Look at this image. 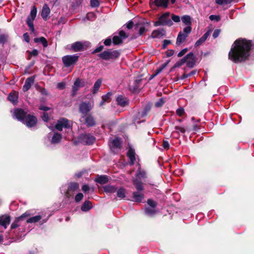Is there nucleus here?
<instances>
[{"instance_id": "338daca9", "label": "nucleus", "mask_w": 254, "mask_h": 254, "mask_svg": "<svg viewBox=\"0 0 254 254\" xmlns=\"http://www.w3.org/2000/svg\"><path fill=\"white\" fill-rule=\"evenodd\" d=\"M171 44V41L168 40H165L163 41V43L162 45V47L163 49H165L168 45Z\"/></svg>"}, {"instance_id": "f03ea898", "label": "nucleus", "mask_w": 254, "mask_h": 254, "mask_svg": "<svg viewBox=\"0 0 254 254\" xmlns=\"http://www.w3.org/2000/svg\"><path fill=\"white\" fill-rule=\"evenodd\" d=\"M13 116L18 121L26 125L28 127H35L37 119L33 115L28 114L27 111L22 109L16 108L14 110Z\"/></svg>"}, {"instance_id": "6ab92c4d", "label": "nucleus", "mask_w": 254, "mask_h": 254, "mask_svg": "<svg viewBox=\"0 0 254 254\" xmlns=\"http://www.w3.org/2000/svg\"><path fill=\"white\" fill-rule=\"evenodd\" d=\"M166 31L163 29H158L154 30L152 33L151 36L153 38H160L165 36Z\"/></svg>"}, {"instance_id": "aec40b11", "label": "nucleus", "mask_w": 254, "mask_h": 254, "mask_svg": "<svg viewBox=\"0 0 254 254\" xmlns=\"http://www.w3.org/2000/svg\"><path fill=\"white\" fill-rule=\"evenodd\" d=\"M157 7L167 8L169 3V0H150Z\"/></svg>"}, {"instance_id": "20e7f679", "label": "nucleus", "mask_w": 254, "mask_h": 254, "mask_svg": "<svg viewBox=\"0 0 254 254\" xmlns=\"http://www.w3.org/2000/svg\"><path fill=\"white\" fill-rule=\"evenodd\" d=\"M79 56L77 54L66 55L62 57V62L64 66L66 67H72L76 64Z\"/></svg>"}, {"instance_id": "a878e982", "label": "nucleus", "mask_w": 254, "mask_h": 254, "mask_svg": "<svg viewBox=\"0 0 254 254\" xmlns=\"http://www.w3.org/2000/svg\"><path fill=\"white\" fill-rule=\"evenodd\" d=\"M92 207L91 202L89 200H86L81 207L82 211L86 212L89 210Z\"/></svg>"}, {"instance_id": "6e6d98bb", "label": "nucleus", "mask_w": 254, "mask_h": 254, "mask_svg": "<svg viewBox=\"0 0 254 254\" xmlns=\"http://www.w3.org/2000/svg\"><path fill=\"white\" fill-rule=\"evenodd\" d=\"M172 21H174L175 22H179L180 21V17L178 15H176L175 14L172 15Z\"/></svg>"}, {"instance_id": "a18cd8bd", "label": "nucleus", "mask_w": 254, "mask_h": 254, "mask_svg": "<svg viewBox=\"0 0 254 254\" xmlns=\"http://www.w3.org/2000/svg\"><path fill=\"white\" fill-rule=\"evenodd\" d=\"M233 0H215V2L219 5L230 3Z\"/></svg>"}, {"instance_id": "473e14b6", "label": "nucleus", "mask_w": 254, "mask_h": 254, "mask_svg": "<svg viewBox=\"0 0 254 254\" xmlns=\"http://www.w3.org/2000/svg\"><path fill=\"white\" fill-rule=\"evenodd\" d=\"M79 185L77 183H71L69 184L68 191H75L78 190Z\"/></svg>"}, {"instance_id": "9b49d317", "label": "nucleus", "mask_w": 254, "mask_h": 254, "mask_svg": "<svg viewBox=\"0 0 254 254\" xmlns=\"http://www.w3.org/2000/svg\"><path fill=\"white\" fill-rule=\"evenodd\" d=\"M185 58L187 60L186 63H187V66L190 68L193 67L195 63V58L194 54L190 52L185 56Z\"/></svg>"}, {"instance_id": "7ed1b4c3", "label": "nucleus", "mask_w": 254, "mask_h": 254, "mask_svg": "<svg viewBox=\"0 0 254 254\" xmlns=\"http://www.w3.org/2000/svg\"><path fill=\"white\" fill-rule=\"evenodd\" d=\"M98 56L102 60L110 61L117 59L120 56V52L118 50L108 49L98 54Z\"/></svg>"}, {"instance_id": "cd10ccee", "label": "nucleus", "mask_w": 254, "mask_h": 254, "mask_svg": "<svg viewBox=\"0 0 254 254\" xmlns=\"http://www.w3.org/2000/svg\"><path fill=\"white\" fill-rule=\"evenodd\" d=\"M182 21L183 23L186 25V27H191V18L189 15H184L182 17Z\"/></svg>"}, {"instance_id": "ea45409f", "label": "nucleus", "mask_w": 254, "mask_h": 254, "mask_svg": "<svg viewBox=\"0 0 254 254\" xmlns=\"http://www.w3.org/2000/svg\"><path fill=\"white\" fill-rule=\"evenodd\" d=\"M83 86H84V84L81 82L80 79H77L74 83L73 89L77 90L79 87Z\"/></svg>"}, {"instance_id": "603ef678", "label": "nucleus", "mask_w": 254, "mask_h": 254, "mask_svg": "<svg viewBox=\"0 0 254 254\" xmlns=\"http://www.w3.org/2000/svg\"><path fill=\"white\" fill-rule=\"evenodd\" d=\"M90 5L93 7L99 6V2L98 0H90Z\"/></svg>"}, {"instance_id": "13d9d810", "label": "nucleus", "mask_w": 254, "mask_h": 254, "mask_svg": "<svg viewBox=\"0 0 254 254\" xmlns=\"http://www.w3.org/2000/svg\"><path fill=\"white\" fill-rule=\"evenodd\" d=\"M7 40V37L4 35H0V43L4 44L6 42Z\"/></svg>"}, {"instance_id": "0e129e2a", "label": "nucleus", "mask_w": 254, "mask_h": 254, "mask_svg": "<svg viewBox=\"0 0 254 254\" xmlns=\"http://www.w3.org/2000/svg\"><path fill=\"white\" fill-rule=\"evenodd\" d=\"M220 33V30L219 29H215L213 33V37L214 38H216L219 35Z\"/></svg>"}, {"instance_id": "c9c22d12", "label": "nucleus", "mask_w": 254, "mask_h": 254, "mask_svg": "<svg viewBox=\"0 0 254 254\" xmlns=\"http://www.w3.org/2000/svg\"><path fill=\"white\" fill-rule=\"evenodd\" d=\"M157 212L155 208L153 207H146L145 208V212L147 215H152Z\"/></svg>"}, {"instance_id": "79ce46f5", "label": "nucleus", "mask_w": 254, "mask_h": 254, "mask_svg": "<svg viewBox=\"0 0 254 254\" xmlns=\"http://www.w3.org/2000/svg\"><path fill=\"white\" fill-rule=\"evenodd\" d=\"M187 60H186L185 57L182 59L181 60L177 62L174 65V68L179 67L183 65Z\"/></svg>"}, {"instance_id": "69168bd1", "label": "nucleus", "mask_w": 254, "mask_h": 254, "mask_svg": "<svg viewBox=\"0 0 254 254\" xmlns=\"http://www.w3.org/2000/svg\"><path fill=\"white\" fill-rule=\"evenodd\" d=\"M42 119L44 121L47 122L49 121V117L48 114L46 113H44L43 115L42 116Z\"/></svg>"}, {"instance_id": "39448f33", "label": "nucleus", "mask_w": 254, "mask_h": 254, "mask_svg": "<svg viewBox=\"0 0 254 254\" xmlns=\"http://www.w3.org/2000/svg\"><path fill=\"white\" fill-rule=\"evenodd\" d=\"M170 13L166 12L163 13L158 19V20L155 21L154 23L155 26H171L173 25V23L172 20L169 18Z\"/></svg>"}, {"instance_id": "bf43d9fd", "label": "nucleus", "mask_w": 254, "mask_h": 254, "mask_svg": "<svg viewBox=\"0 0 254 254\" xmlns=\"http://www.w3.org/2000/svg\"><path fill=\"white\" fill-rule=\"evenodd\" d=\"M125 26H126L128 29H130L133 26V22L131 20H130Z\"/></svg>"}, {"instance_id": "09e8293b", "label": "nucleus", "mask_w": 254, "mask_h": 254, "mask_svg": "<svg viewBox=\"0 0 254 254\" xmlns=\"http://www.w3.org/2000/svg\"><path fill=\"white\" fill-rule=\"evenodd\" d=\"M141 79H136L134 81V86L133 88L134 91H136L140 86V83H141Z\"/></svg>"}, {"instance_id": "052dcab7", "label": "nucleus", "mask_w": 254, "mask_h": 254, "mask_svg": "<svg viewBox=\"0 0 254 254\" xmlns=\"http://www.w3.org/2000/svg\"><path fill=\"white\" fill-rule=\"evenodd\" d=\"M187 51H188V49L187 48H185V49H183L181 51H180L178 54V57H182L183 56H184L187 53Z\"/></svg>"}, {"instance_id": "f3484780", "label": "nucleus", "mask_w": 254, "mask_h": 254, "mask_svg": "<svg viewBox=\"0 0 254 254\" xmlns=\"http://www.w3.org/2000/svg\"><path fill=\"white\" fill-rule=\"evenodd\" d=\"M35 77L31 76L28 77L25 80L24 85L23 86V90L25 92L28 90L31 87V85L34 83Z\"/></svg>"}, {"instance_id": "4c0bfd02", "label": "nucleus", "mask_w": 254, "mask_h": 254, "mask_svg": "<svg viewBox=\"0 0 254 254\" xmlns=\"http://www.w3.org/2000/svg\"><path fill=\"white\" fill-rule=\"evenodd\" d=\"M34 19L30 18L29 17H28L27 19V24L29 27L30 30L31 31V32H34L35 31L34 25H33V20Z\"/></svg>"}, {"instance_id": "e433bc0d", "label": "nucleus", "mask_w": 254, "mask_h": 254, "mask_svg": "<svg viewBox=\"0 0 254 254\" xmlns=\"http://www.w3.org/2000/svg\"><path fill=\"white\" fill-rule=\"evenodd\" d=\"M104 191L106 192L114 193L117 191V188L112 186H107L104 187Z\"/></svg>"}, {"instance_id": "f257e3e1", "label": "nucleus", "mask_w": 254, "mask_h": 254, "mask_svg": "<svg viewBox=\"0 0 254 254\" xmlns=\"http://www.w3.org/2000/svg\"><path fill=\"white\" fill-rule=\"evenodd\" d=\"M229 53V59L235 63L241 62L245 61L250 56V51L252 47L250 41L245 39L240 38L234 42Z\"/></svg>"}, {"instance_id": "7c9ffc66", "label": "nucleus", "mask_w": 254, "mask_h": 254, "mask_svg": "<svg viewBox=\"0 0 254 254\" xmlns=\"http://www.w3.org/2000/svg\"><path fill=\"white\" fill-rule=\"evenodd\" d=\"M42 219V216L40 215H38L32 217L28 218L26 220L27 223H34L38 222Z\"/></svg>"}, {"instance_id": "58836bf2", "label": "nucleus", "mask_w": 254, "mask_h": 254, "mask_svg": "<svg viewBox=\"0 0 254 254\" xmlns=\"http://www.w3.org/2000/svg\"><path fill=\"white\" fill-rule=\"evenodd\" d=\"M102 81L101 79H98L94 84L93 93H96L98 90L101 85Z\"/></svg>"}, {"instance_id": "ddd939ff", "label": "nucleus", "mask_w": 254, "mask_h": 254, "mask_svg": "<svg viewBox=\"0 0 254 254\" xmlns=\"http://www.w3.org/2000/svg\"><path fill=\"white\" fill-rule=\"evenodd\" d=\"M111 149L113 152H115V149H120L122 147L121 139L120 138H116L112 140L110 145Z\"/></svg>"}, {"instance_id": "1a4fd4ad", "label": "nucleus", "mask_w": 254, "mask_h": 254, "mask_svg": "<svg viewBox=\"0 0 254 254\" xmlns=\"http://www.w3.org/2000/svg\"><path fill=\"white\" fill-rule=\"evenodd\" d=\"M70 127L69 120L64 118L60 119L55 125V128L59 131H62L63 128H68Z\"/></svg>"}, {"instance_id": "dca6fc26", "label": "nucleus", "mask_w": 254, "mask_h": 254, "mask_svg": "<svg viewBox=\"0 0 254 254\" xmlns=\"http://www.w3.org/2000/svg\"><path fill=\"white\" fill-rule=\"evenodd\" d=\"M18 93L15 91H13L9 94L7 99L13 105H16L18 103Z\"/></svg>"}, {"instance_id": "37998d69", "label": "nucleus", "mask_w": 254, "mask_h": 254, "mask_svg": "<svg viewBox=\"0 0 254 254\" xmlns=\"http://www.w3.org/2000/svg\"><path fill=\"white\" fill-rule=\"evenodd\" d=\"M176 114L178 116L182 117L185 114L184 109L182 107H179L176 110Z\"/></svg>"}, {"instance_id": "a19ab883", "label": "nucleus", "mask_w": 254, "mask_h": 254, "mask_svg": "<svg viewBox=\"0 0 254 254\" xmlns=\"http://www.w3.org/2000/svg\"><path fill=\"white\" fill-rule=\"evenodd\" d=\"M113 42L114 45H119L123 43V41L119 36H114L113 38Z\"/></svg>"}, {"instance_id": "e2e57ef3", "label": "nucleus", "mask_w": 254, "mask_h": 254, "mask_svg": "<svg viewBox=\"0 0 254 254\" xmlns=\"http://www.w3.org/2000/svg\"><path fill=\"white\" fill-rule=\"evenodd\" d=\"M95 15L93 12H89L86 15V17L88 19H92L94 18Z\"/></svg>"}, {"instance_id": "5fc2aeb1", "label": "nucleus", "mask_w": 254, "mask_h": 254, "mask_svg": "<svg viewBox=\"0 0 254 254\" xmlns=\"http://www.w3.org/2000/svg\"><path fill=\"white\" fill-rule=\"evenodd\" d=\"M165 103V101L163 98H160L158 101L155 103V106L157 107H160L162 106L164 103Z\"/></svg>"}, {"instance_id": "864d4df0", "label": "nucleus", "mask_w": 254, "mask_h": 254, "mask_svg": "<svg viewBox=\"0 0 254 254\" xmlns=\"http://www.w3.org/2000/svg\"><path fill=\"white\" fill-rule=\"evenodd\" d=\"M138 27L139 34V35H142L146 31V29L143 25H139Z\"/></svg>"}, {"instance_id": "9d476101", "label": "nucleus", "mask_w": 254, "mask_h": 254, "mask_svg": "<svg viewBox=\"0 0 254 254\" xmlns=\"http://www.w3.org/2000/svg\"><path fill=\"white\" fill-rule=\"evenodd\" d=\"M31 215V214L29 211H26L25 213L22 214L20 216L17 218L15 221L12 223L11 225V228L12 229H15L20 225V221L24 218L28 217Z\"/></svg>"}, {"instance_id": "4d7b16f0", "label": "nucleus", "mask_w": 254, "mask_h": 254, "mask_svg": "<svg viewBox=\"0 0 254 254\" xmlns=\"http://www.w3.org/2000/svg\"><path fill=\"white\" fill-rule=\"evenodd\" d=\"M209 19L211 20H216V21H218L220 20V18L219 16L215 15H211L209 16Z\"/></svg>"}, {"instance_id": "3c124183", "label": "nucleus", "mask_w": 254, "mask_h": 254, "mask_svg": "<svg viewBox=\"0 0 254 254\" xmlns=\"http://www.w3.org/2000/svg\"><path fill=\"white\" fill-rule=\"evenodd\" d=\"M83 197V195L82 193H77L75 197V200L76 202L80 201Z\"/></svg>"}, {"instance_id": "49530a36", "label": "nucleus", "mask_w": 254, "mask_h": 254, "mask_svg": "<svg viewBox=\"0 0 254 254\" xmlns=\"http://www.w3.org/2000/svg\"><path fill=\"white\" fill-rule=\"evenodd\" d=\"M111 94L110 93H108L104 96H102V101L100 103V106H102L104 102L107 101L110 97Z\"/></svg>"}, {"instance_id": "5701e85b", "label": "nucleus", "mask_w": 254, "mask_h": 254, "mask_svg": "<svg viewBox=\"0 0 254 254\" xmlns=\"http://www.w3.org/2000/svg\"><path fill=\"white\" fill-rule=\"evenodd\" d=\"M175 130L173 131L172 132L173 134H177L178 136H179L180 133H185L187 130V128L184 126H175Z\"/></svg>"}, {"instance_id": "774afa93", "label": "nucleus", "mask_w": 254, "mask_h": 254, "mask_svg": "<svg viewBox=\"0 0 254 254\" xmlns=\"http://www.w3.org/2000/svg\"><path fill=\"white\" fill-rule=\"evenodd\" d=\"M39 54V51L36 49L33 50L30 53V54L31 56H37Z\"/></svg>"}, {"instance_id": "bb28decb", "label": "nucleus", "mask_w": 254, "mask_h": 254, "mask_svg": "<svg viewBox=\"0 0 254 254\" xmlns=\"http://www.w3.org/2000/svg\"><path fill=\"white\" fill-rule=\"evenodd\" d=\"M95 181L97 183L103 185L107 183L108 182V177L105 175L100 176L97 177L95 179Z\"/></svg>"}, {"instance_id": "2eb2a0df", "label": "nucleus", "mask_w": 254, "mask_h": 254, "mask_svg": "<svg viewBox=\"0 0 254 254\" xmlns=\"http://www.w3.org/2000/svg\"><path fill=\"white\" fill-rule=\"evenodd\" d=\"M50 12L51 10L48 4H45L41 13V16L44 20L46 21L49 18Z\"/></svg>"}, {"instance_id": "412c9836", "label": "nucleus", "mask_w": 254, "mask_h": 254, "mask_svg": "<svg viewBox=\"0 0 254 254\" xmlns=\"http://www.w3.org/2000/svg\"><path fill=\"white\" fill-rule=\"evenodd\" d=\"M10 221V217L9 216L5 215L0 217V225L3 226L5 229L9 224Z\"/></svg>"}, {"instance_id": "680f3d73", "label": "nucleus", "mask_w": 254, "mask_h": 254, "mask_svg": "<svg viewBox=\"0 0 254 254\" xmlns=\"http://www.w3.org/2000/svg\"><path fill=\"white\" fill-rule=\"evenodd\" d=\"M103 46H100L98 47H97V48H96L92 52V54H95V53H99L101 51H102V50L103 49Z\"/></svg>"}, {"instance_id": "f8f14e48", "label": "nucleus", "mask_w": 254, "mask_h": 254, "mask_svg": "<svg viewBox=\"0 0 254 254\" xmlns=\"http://www.w3.org/2000/svg\"><path fill=\"white\" fill-rule=\"evenodd\" d=\"M92 108L91 104L88 103L82 102L79 106V111L82 114H86L89 112Z\"/></svg>"}, {"instance_id": "393cba45", "label": "nucleus", "mask_w": 254, "mask_h": 254, "mask_svg": "<svg viewBox=\"0 0 254 254\" xmlns=\"http://www.w3.org/2000/svg\"><path fill=\"white\" fill-rule=\"evenodd\" d=\"M132 197L135 201L140 202L144 198V194L139 192H133Z\"/></svg>"}, {"instance_id": "72a5a7b5", "label": "nucleus", "mask_w": 254, "mask_h": 254, "mask_svg": "<svg viewBox=\"0 0 254 254\" xmlns=\"http://www.w3.org/2000/svg\"><path fill=\"white\" fill-rule=\"evenodd\" d=\"M136 176L139 179H144L146 178V174L145 171L142 170L140 168H139L137 170Z\"/></svg>"}, {"instance_id": "a211bd4d", "label": "nucleus", "mask_w": 254, "mask_h": 254, "mask_svg": "<svg viewBox=\"0 0 254 254\" xmlns=\"http://www.w3.org/2000/svg\"><path fill=\"white\" fill-rule=\"evenodd\" d=\"M83 118L85 119V123L87 127H93L95 125L94 118L91 115H85Z\"/></svg>"}, {"instance_id": "b1692460", "label": "nucleus", "mask_w": 254, "mask_h": 254, "mask_svg": "<svg viewBox=\"0 0 254 254\" xmlns=\"http://www.w3.org/2000/svg\"><path fill=\"white\" fill-rule=\"evenodd\" d=\"M209 35V32H206L200 38H199L195 43V47H197L203 44L207 39Z\"/></svg>"}, {"instance_id": "4be33fe9", "label": "nucleus", "mask_w": 254, "mask_h": 254, "mask_svg": "<svg viewBox=\"0 0 254 254\" xmlns=\"http://www.w3.org/2000/svg\"><path fill=\"white\" fill-rule=\"evenodd\" d=\"M116 101L118 103V104L122 107H125L128 103L127 98L123 95L118 96L116 99Z\"/></svg>"}, {"instance_id": "0eeeda50", "label": "nucleus", "mask_w": 254, "mask_h": 254, "mask_svg": "<svg viewBox=\"0 0 254 254\" xmlns=\"http://www.w3.org/2000/svg\"><path fill=\"white\" fill-rule=\"evenodd\" d=\"M191 31V27H186L184 28L183 31H180L177 38L176 45L180 46L184 42Z\"/></svg>"}, {"instance_id": "423d86ee", "label": "nucleus", "mask_w": 254, "mask_h": 254, "mask_svg": "<svg viewBox=\"0 0 254 254\" xmlns=\"http://www.w3.org/2000/svg\"><path fill=\"white\" fill-rule=\"evenodd\" d=\"M90 43L88 41L75 42L72 43L70 47H67V49L72 50L74 52L83 51L87 49L90 46Z\"/></svg>"}, {"instance_id": "c03bdc74", "label": "nucleus", "mask_w": 254, "mask_h": 254, "mask_svg": "<svg viewBox=\"0 0 254 254\" xmlns=\"http://www.w3.org/2000/svg\"><path fill=\"white\" fill-rule=\"evenodd\" d=\"M147 203L150 207L155 208H156L157 205V203L151 199H148L147 200Z\"/></svg>"}, {"instance_id": "4468645a", "label": "nucleus", "mask_w": 254, "mask_h": 254, "mask_svg": "<svg viewBox=\"0 0 254 254\" xmlns=\"http://www.w3.org/2000/svg\"><path fill=\"white\" fill-rule=\"evenodd\" d=\"M127 155L129 159V164L130 165H133L136 160L134 149L132 148H129Z\"/></svg>"}, {"instance_id": "6e6552de", "label": "nucleus", "mask_w": 254, "mask_h": 254, "mask_svg": "<svg viewBox=\"0 0 254 254\" xmlns=\"http://www.w3.org/2000/svg\"><path fill=\"white\" fill-rule=\"evenodd\" d=\"M80 142L85 145L92 144L95 141V138L90 134H82L79 137Z\"/></svg>"}, {"instance_id": "c85d7f7f", "label": "nucleus", "mask_w": 254, "mask_h": 254, "mask_svg": "<svg viewBox=\"0 0 254 254\" xmlns=\"http://www.w3.org/2000/svg\"><path fill=\"white\" fill-rule=\"evenodd\" d=\"M133 184L138 191H142L144 190L142 182L138 179H134L133 180Z\"/></svg>"}, {"instance_id": "de8ad7c7", "label": "nucleus", "mask_w": 254, "mask_h": 254, "mask_svg": "<svg viewBox=\"0 0 254 254\" xmlns=\"http://www.w3.org/2000/svg\"><path fill=\"white\" fill-rule=\"evenodd\" d=\"M36 14H37L36 8L35 7H33V8L31 10L30 17H29V18L34 19L36 16Z\"/></svg>"}, {"instance_id": "c756f323", "label": "nucleus", "mask_w": 254, "mask_h": 254, "mask_svg": "<svg viewBox=\"0 0 254 254\" xmlns=\"http://www.w3.org/2000/svg\"><path fill=\"white\" fill-rule=\"evenodd\" d=\"M34 41L35 43H41L44 48H46L48 46V42L45 38L43 37H41L40 38H35L34 39Z\"/></svg>"}, {"instance_id": "2f4dec72", "label": "nucleus", "mask_w": 254, "mask_h": 254, "mask_svg": "<svg viewBox=\"0 0 254 254\" xmlns=\"http://www.w3.org/2000/svg\"><path fill=\"white\" fill-rule=\"evenodd\" d=\"M62 139V135L59 133H55L52 139V142L53 143H59Z\"/></svg>"}, {"instance_id": "8fccbe9b", "label": "nucleus", "mask_w": 254, "mask_h": 254, "mask_svg": "<svg viewBox=\"0 0 254 254\" xmlns=\"http://www.w3.org/2000/svg\"><path fill=\"white\" fill-rule=\"evenodd\" d=\"M119 36H120V37H121V39L123 41L124 39H126L127 38L128 36V35L126 34L124 31L121 30V31H120L119 32Z\"/></svg>"}, {"instance_id": "f704fd0d", "label": "nucleus", "mask_w": 254, "mask_h": 254, "mask_svg": "<svg viewBox=\"0 0 254 254\" xmlns=\"http://www.w3.org/2000/svg\"><path fill=\"white\" fill-rule=\"evenodd\" d=\"M117 191V194L118 197L124 198L126 196V190L123 188H120Z\"/></svg>"}]
</instances>
